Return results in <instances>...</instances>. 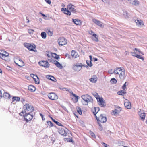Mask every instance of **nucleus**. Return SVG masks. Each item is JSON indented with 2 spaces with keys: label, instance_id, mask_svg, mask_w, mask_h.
<instances>
[{
  "label": "nucleus",
  "instance_id": "ea45409f",
  "mask_svg": "<svg viewBox=\"0 0 147 147\" xmlns=\"http://www.w3.org/2000/svg\"><path fill=\"white\" fill-rule=\"evenodd\" d=\"M76 109L78 113L80 115H81L82 114V112L81 108L78 107H76Z\"/></svg>",
  "mask_w": 147,
  "mask_h": 147
},
{
  "label": "nucleus",
  "instance_id": "393cba45",
  "mask_svg": "<svg viewBox=\"0 0 147 147\" xmlns=\"http://www.w3.org/2000/svg\"><path fill=\"white\" fill-rule=\"evenodd\" d=\"M100 109L98 107H94L92 110V111L94 115L96 114L99 111Z\"/></svg>",
  "mask_w": 147,
  "mask_h": 147
},
{
  "label": "nucleus",
  "instance_id": "5fc2aeb1",
  "mask_svg": "<svg viewBox=\"0 0 147 147\" xmlns=\"http://www.w3.org/2000/svg\"><path fill=\"white\" fill-rule=\"evenodd\" d=\"M34 31V30L32 29H30L28 30V32L30 34L32 33Z\"/></svg>",
  "mask_w": 147,
  "mask_h": 147
},
{
  "label": "nucleus",
  "instance_id": "f257e3e1",
  "mask_svg": "<svg viewBox=\"0 0 147 147\" xmlns=\"http://www.w3.org/2000/svg\"><path fill=\"white\" fill-rule=\"evenodd\" d=\"M24 108V112L25 113H28L30 112L32 113L34 110V107L31 105H30L28 104H26L23 107Z\"/></svg>",
  "mask_w": 147,
  "mask_h": 147
},
{
  "label": "nucleus",
  "instance_id": "de8ad7c7",
  "mask_svg": "<svg viewBox=\"0 0 147 147\" xmlns=\"http://www.w3.org/2000/svg\"><path fill=\"white\" fill-rule=\"evenodd\" d=\"M98 124L100 127L99 128V129L100 131H102L103 130V127H102V125L99 122H98Z\"/></svg>",
  "mask_w": 147,
  "mask_h": 147
},
{
  "label": "nucleus",
  "instance_id": "9d476101",
  "mask_svg": "<svg viewBox=\"0 0 147 147\" xmlns=\"http://www.w3.org/2000/svg\"><path fill=\"white\" fill-rule=\"evenodd\" d=\"M116 108L117 109H118L119 110L115 109L112 112V115H117L121 111V108L119 106H117V107H116Z\"/></svg>",
  "mask_w": 147,
  "mask_h": 147
},
{
  "label": "nucleus",
  "instance_id": "13d9d810",
  "mask_svg": "<svg viewBox=\"0 0 147 147\" xmlns=\"http://www.w3.org/2000/svg\"><path fill=\"white\" fill-rule=\"evenodd\" d=\"M45 1L47 3L49 4H50L51 3V2L50 0H45Z\"/></svg>",
  "mask_w": 147,
  "mask_h": 147
},
{
  "label": "nucleus",
  "instance_id": "f8f14e48",
  "mask_svg": "<svg viewBox=\"0 0 147 147\" xmlns=\"http://www.w3.org/2000/svg\"><path fill=\"white\" fill-rule=\"evenodd\" d=\"M68 9L65 8H62L61 11L64 13L70 16L71 15V12Z\"/></svg>",
  "mask_w": 147,
  "mask_h": 147
},
{
  "label": "nucleus",
  "instance_id": "a211bd4d",
  "mask_svg": "<svg viewBox=\"0 0 147 147\" xmlns=\"http://www.w3.org/2000/svg\"><path fill=\"white\" fill-rule=\"evenodd\" d=\"M19 62H16V61H14V62L16 65L20 67H22L24 65V62L20 59H18Z\"/></svg>",
  "mask_w": 147,
  "mask_h": 147
},
{
  "label": "nucleus",
  "instance_id": "338daca9",
  "mask_svg": "<svg viewBox=\"0 0 147 147\" xmlns=\"http://www.w3.org/2000/svg\"><path fill=\"white\" fill-rule=\"evenodd\" d=\"M5 52V57L8 56L9 55V53L6 52Z\"/></svg>",
  "mask_w": 147,
  "mask_h": 147
},
{
  "label": "nucleus",
  "instance_id": "680f3d73",
  "mask_svg": "<svg viewBox=\"0 0 147 147\" xmlns=\"http://www.w3.org/2000/svg\"><path fill=\"white\" fill-rule=\"evenodd\" d=\"M102 1L104 2V3H109V0H102Z\"/></svg>",
  "mask_w": 147,
  "mask_h": 147
},
{
  "label": "nucleus",
  "instance_id": "7c9ffc66",
  "mask_svg": "<svg viewBox=\"0 0 147 147\" xmlns=\"http://www.w3.org/2000/svg\"><path fill=\"white\" fill-rule=\"evenodd\" d=\"M3 97L5 98H10V95L7 92H5L3 94Z\"/></svg>",
  "mask_w": 147,
  "mask_h": 147
},
{
  "label": "nucleus",
  "instance_id": "b1692460",
  "mask_svg": "<svg viewBox=\"0 0 147 147\" xmlns=\"http://www.w3.org/2000/svg\"><path fill=\"white\" fill-rule=\"evenodd\" d=\"M89 80L90 82L93 83L96 82L97 80L96 76L95 75H93V77L90 79Z\"/></svg>",
  "mask_w": 147,
  "mask_h": 147
},
{
  "label": "nucleus",
  "instance_id": "3c124183",
  "mask_svg": "<svg viewBox=\"0 0 147 147\" xmlns=\"http://www.w3.org/2000/svg\"><path fill=\"white\" fill-rule=\"evenodd\" d=\"M30 76L33 79H34V78H36L38 77L36 75H34L33 74H31Z\"/></svg>",
  "mask_w": 147,
  "mask_h": 147
},
{
  "label": "nucleus",
  "instance_id": "f3484780",
  "mask_svg": "<svg viewBox=\"0 0 147 147\" xmlns=\"http://www.w3.org/2000/svg\"><path fill=\"white\" fill-rule=\"evenodd\" d=\"M92 21L94 23L98 26H100L101 27H102V23L100 21L94 18L92 19Z\"/></svg>",
  "mask_w": 147,
  "mask_h": 147
},
{
  "label": "nucleus",
  "instance_id": "1a4fd4ad",
  "mask_svg": "<svg viewBox=\"0 0 147 147\" xmlns=\"http://www.w3.org/2000/svg\"><path fill=\"white\" fill-rule=\"evenodd\" d=\"M75 6L71 3L69 4L67 6V8L69 9L73 13H76V10L75 9Z\"/></svg>",
  "mask_w": 147,
  "mask_h": 147
},
{
  "label": "nucleus",
  "instance_id": "69168bd1",
  "mask_svg": "<svg viewBox=\"0 0 147 147\" xmlns=\"http://www.w3.org/2000/svg\"><path fill=\"white\" fill-rule=\"evenodd\" d=\"M129 3H131L132 4V3L133 2V1L134 0H127Z\"/></svg>",
  "mask_w": 147,
  "mask_h": 147
},
{
  "label": "nucleus",
  "instance_id": "8fccbe9b",
  "mask_svg": "<svg viewBox=\"0 0 147 147\" xmlns=\"http://www.w3.org/2000/svg\"><path fill=\"white\" fill-rule=\"evenodd\" d=\"M134 51H138V52H139L142 55H144V54L141 51H140V50L139 49H138L136 48H134Z\"/></svg>",
  "mask_w": 147,
  "mask_h": 147
},
{
  "label": "nucleus",
  "instance_id": "603ef678",
  "mask_svg": "<svg viewBox=\"0 0 147 147\" xmlns=\"http://www.w3.org/2000/svg\"><path fill=\"white\" fill-rule=\"evenodd\" d=\"M67 141L69 142H72V143L74 142L73 140L71 138H67Z\"/></svg>",
  "mask_w": 147,
  "mask_h": 147
},
{
  "label": "nucleus",
  "instance_id": "0e129e2a",
  "mask_svg": "<svg viewBox=\"0 0 147 147\" xmlns=\"http://www.w3.org/2000/svg\"><path fill=\"white\" fill-rule=\"evenodd\" d=\"M65 56L66 57H67L68 58H70L69 55L67 53L65 54Z\"/></svg>",
  "mask_w": 147,
  "mask_h": 147
},
{
  "label": "nucleus",
  "instance_id": "6e6d98bb",
  "mask_svg": "<svg viewBox=\"0 0 147 147\" xmlns=\"http://www.w3.org/2000/svg\"><path fill=\"white\" fill-rule=\"evenodd\" d=\"M90 135H91V136L93 138H95V134L93 132H91Z\"/></svg>",
  "mask_w": 147,
  "mask_h": 147
},
{
  "label": "nucleus",
  "instance_id": "6ab92c4d",
  "mask_svg": "<svg viewBox=\"0 0 147 147\" xmlns=\"http://www.w3.org/2000/svg\"><path fill=\"white\" fill-rule=\"evenodd\" d=\"M121 70H122V69H121V67H117L114 69L113 72L114 74H119V73H120Z\"/></svg>",
  "mask_w": 147,
  "mask_h": 147
},
{
  "label": "nucleus",
  "instance_id": "473e14b6",
  "mask_svg": "<svg viewBox=\"0 0 147 147\" xmlns=\"http://www.w3.org/2000/svg\"><path fill=\"white\" fill-rule=\"evenodd\" d=\"M46 31L49 36H52L53 34V31H51L49 29H47Z\"/></svg>",
  "mask_w": 147,
  "mask_h": 147
},
{
  "label": "nucleus",
  "instance_id": "6e6552de",
  "mask_svg": "<svg viewBox=\"0 0 147 147\" xmlns=\"http://www.w3.org/2000/svg\"><path fill=\"white\" fill-rule=\"evenodd\" d=\"M58 42L59 45L63 46L67 43V40L64 38H60L58 40Z\"/></svg>",
  "mask_w": 147,
  "mask_h": 147
},
{
  "label": "nucleus",
  "instance_id": "2eb2a0df",
  "mask_svg": "<svg viewBox=\"0 0 147 147\" xmlns=\"http://www.w3.org/2000/svg\"><path fill=\"white\" fill-rule=\"evenodd\" d=\"M139 110L140 111L139 112V115L141 118V119L143 121L145 120V117L146 116L145 113L143 112L142 113L141 112V109H140Z\"/></svg>",
  "mask_w": 147,
  "mask_h": 147
},
{
  "label": "nucleus",
  "instance_id": "e433bc0d",
  "mask_svg": "<svg viewBox=\"0 0 147 147\" xmlns=\"http://www.w3.org/2000/svg\"><path fill=\"white\" fill-rule=\"evenodd\" d=\"M47 127L49 126L50 127H52L53 126V124L50 121H47V123L46 124Z\"/></svg>",
  "mask_w": 147,
  "mask_h": 147
},
{
  "label": "nucleus",
  "instance_id": "423d86ee",
  "mask_svg": "<svg viewBox=\"0 0 147 147\" xmlns=\"http://www.w3.org/2000/svg\"><path fill=\"white\" fill-rule=\"evenodd\" d=\"M48 96L49 99L52 100H56L58 99L57 95L54 92L49 93Z\"/></svg>",
  "mask_w": 147,
  "mask_h": 147
},
{
  "label": "nucleus",
  "instance_id": "a19ab883",
  "mask_svg": "<svg viewBox=\"0 0 147 147\" xmlns=\"http://www.w3.org/2000/svg\"><path fill=\"white\" fill-rule=\"evenodd\" d=\"M34 80L35 81V83L37 84H38L39 83V79L38 77L36 78H34Z\"/></svg>",
  "mask_w": 147,
  "mask_h": 147
},
{
  "label": "nucleus",
  "instance_id": "2f4dec72",
  "mask_svg": "<svg viewBox=\"0 0 147 147\" xmlns=\"http://www.w3.org/2000/svg\"><path fill=\"white\" fill-rule=\"evenodd\" d=\"M51 119L57 125L59 126H63V125H62L59 122L55 121L54 119H53L52 117H51Z\"/></svg>",
  "mask_w": 147,
  "mask_h": 147
},
{
  "label": "nucleus",
  "instance_id": "aec40b11",
  "mask_svg": "<svg viewBox=\"0 0 147 147\" xmlns=\"http://www.w3.org/2000/svg\"><path fill=\"white\" fill-rule=\"evenodd\" d=\"M71 55L73 58H77L79 57V55L77 52H76L74 50H72L71 52Z\"/></svg>",
  "mask_w": 147,
  "mask_h": 147
},
{
  "label": "nucleus",
  "instance_id": "5701e85b",
  "mask_svg": "<svg viewBox=\"0 0 147 147\" xmlns=\"http://www.w3.org/2000/svg\"><path fill=\"white\" fill-rule=\"evenodd\" d=\"M53 63L57 67L59 68L60 69H62L63 68L62 66L60 64V63L58 61L55 60L53 61Z\"/></svg>",
  "mask_w": 147,
  "mask_h": 147
},
{
  "label": "nucleus",
  "instance_id": "bf43d9fd",
  "mask_svg": "<svg viewBox=\"0 0 147 147\" xmlns=\"http://www.w3.org/2000/svg\"><path fill=\"white\" fill-rule=\"evenodd\" d=\"M101 144L104 146V147H107V145L106 143L102 142Z\"/></svg>",
  "mask_w": 147,
  "mask_h": 147
},
{
  "label": "nucleus",
  "instance_id": "c85d7f7f",
  "mask_svg": "<svg viewBox=\"0 0 147 147\" xmlns=\"http://www.w3.org/2000/svg\"><path fill=\"white\" fill-rule=\"evenodd\" d=\"M51 55L54 58L57 60H59V55H57L55 53H52Z\"/></svg>",
  "mask_w": 147,
  "mask_h": 147
},
{
  "label": "nucleus",
  "instance_id": "4468645a",
  "mask_svg": "<svg viewBox=\"0 0 147 147\" xmlns=\"http://www.w3.org/2000/svg\"><path fill=\"white\" fill-rule=\"evenodd\" d=\"M125 69L123 68L119 74L120 78L121 80H123L125 77Z\"/></svg>",
  "mask_w": 147,
  "mask_h": 147
},
{
  "label": "nucleus",
  "instance_id": "a18cd8bd",
  "mask_svg": "<svg viewBox=\"0 0 147 147\" xmlns=\"http://www.w3.org/2000/svg\"><path fill=\"white\" fill-rule=\"evenodd\" d=\"M111 82L112 84H115L117 82V80L113 78L111 79Z\"/></svg>",
  "mask_w": 147,
  "mask_h": 147
},
{
  "label": "nucleus",
  "instance_id": "72a5a7b5",
  "mask_svg": "<svg viewBox=\"0 0 147 147\" xmlns=\"http://www.w3.org/2000/svg\"><path fill=\"white\" fill-rule=\"evenodd\" d=\"M20 100V98L18 97L14 96L12 98V102H13L15 100L19 101Z\"/></svg>",
  "mask_w": 147,
  "mask_h": 147
},
{
  "label": "nucleus",
  "instance_id": "49530a36",
  "mask_svg": "<svg viewBox=\"0 0 147 147\" xmlns=\"http://www.w3.org/2000/svg\"><path fill=\"white\" fill-rule=\"evenodd\" d=\"M136 57H137V58L140 59L142 60H144V58L143 57H142L141 56V55H136Z\"/></svg>",
  "mask_w": 147,
  "mask_h": 147
},
{
  "label": "nucleus",
  "instance_id": "37998d69",
  "mask_svg": "<svg viewBox=\"0 0 147 147\" xmlns=\"http://www.w3.org/2000/svg\"><path fill=\"white\" fill-rule=\"evenodd\" d=\"M99 105L102 107H104L106 106L105 103L104 102V101L103 100L101 102H99Z\"/></svg>",
  "mask_w": 147,
  "mask_h": 147
},
{
  "label": "nucleus",
  "instance_id": "0eeeda50",
  "mask_svg": "<svg viewBox=\"0 0 147 147\" xmlns=\"http://www.w3.org/2000/svg\"><path fill=\"white\" fill-rule=\"evenodd\" d=\"M98 118V122L99 121L102 123H105L107 121L106 116L105 114H101L99 118Z\"/></svg>",
  "mask_w": 147,
  "mask_h": 147
},
{
  "label": "nucleus",
  "instance_id": "c9c22d12",
  "mask_svg": "<svg viewBox=\"0 0 147 147\" xmlns=\"http://www.w3.org/2000/svg\"><path fill=\"white\" fill-rule=\"evenodd\" d=\"M128 85V82H125L124 84L122 86V89L125 90H126V86H127Z\"/></svg>",
  "mask_w": 147,
  "mask_h": 147
},
{
  "label": "nucleus",
  "instance_id": "864d4df0",
  "mask_svg": "<svg viewBox=\"0 0 147 147\" xmlns=\"http://www.w3.org/2000/svg\"><path fill=\"white\" fill-rule=\"evenodd\" d=\"M103 100V99L102 97H99L98 99H97V101L98 102H99L102 101Z\"/></svg>",
  "mask_w": 147,
  "mask_h": 147
},
{
  "label": "nucleus",
  "instance_id": "412c9836",
  "mask_svg": "<svg viewBox=\"0 0 147 147\" xmlns=\"http://www.w3.org/2000/svg\"><path fill=\"white\" fill-rule=\"evenodd\" d=\"M59 133L61 135L65 136L66 135L67 133L65 130L63 128H61L59 129Z\"/></svg>",
  "mask_w": 147,
  "mask_h": 147
},
{
  "label": "nucleus",
  "instance_id": "09e8293b",
  "mask_svg": "<svg viewBox=\"0 0 147 147\" xmlns=\"http://www.w3.org/2000/svg\"><path fill=\"white\" fill-rule=\"evenodd\" d=\"M123 15L125 16V18H128V14L127 13V12L126 11L124 12L123 13Z\"/></svg>",
  "mask_w": 147,
  "mask_h": 147
},
{
  "label": "nucleus",
  "instance_id": "58836bf2",
  "mask_svg": "<svg viewBox=\"0 0 147 147\" xmlns=\"http://www.w3.org/2000/svg\"><path fill=\"white\" fill-rule=\"evenodd\" d=\"M86 63L87 65L90 67H91L93 65L92 64L91 61L87 60L86 61Z\"/></svg>",
  "mask_w": 147,
  "mask_h": 147
},
{
  "label": "nucleus",
  "instance_id": "20e7f679",
  "mask_svg": "<svg viewBox=\"0 0 147 147\" xmlns=\"http://www.w3.org/2000/svg\"><path fill=\"white\" fill-rule=\"evenodd\" d=\"M82 63H77L73 65L72 68L74 71L79 72L82 69Z\"/></svg>",
  "mask_w": 147,
  "mask_h": 147
},
{
  "label": "nucleus",
  "instance_id": "dca6fc26",
  "mask_svg": "<svg viewBox=\"0 0 147 147\" xmlns=\"http://www.w3.org/2000/svg\"><path fill=\"white\" fill-rule=\"evenodd\" d=\"M39 63L40 65L45 67H48L49 66V64L47 62L45 61L39 62Z\"/></svg>",
  "mask_w": 147,
  "mask_h": 147
},
{
  "label": "nucleus",
  "instance_id": "a878e982",
  "mask_svg": "<svg viewBox=\"0 0 147 147\" xmlns=\"http://www.w3.org/2000/svg\"><path fill=\"white\" fill-rule=\"evenodd\" d=\"M28 89L31 92H34L36 90L35 87L32 85H30L28 86Z\"/></svg>",
  "mask_w": 147,
  "mask_h": 147
},
{
  "label": "nucleus",
  "instance_id": "bb28decb",
  "mask_svg": "<svg viewBox=\"0 0 147 147\" xmlns=\"http://www.w3.org/2000/svg\"><path fill=\"white\" fill-rule=\"evenodd\" d=\"M92 36L93 37H92V39L94 41L98 42V36L94 33L93 34Z\"/></svg>",
  "mask_w": 147,
  "mask_h": 147
},
{
  "label": "nucleus",
  "instance_id": "ddd939ff",
  "mask_svg": "<svg viewBox=\"0 0 147 147\" xmlns=\"http://www.w3.org/2000/svg\"><path fill=\"white\" fill-rule=\"evenodd\" d=\"M124 105L125 107L128 109H130L131 108V103L129 100H126V101L124 102Z\"/></svg>",
  "mask_w": 147,
  "mask_h": 147
},
{
  "label": "nucleus",
  "instance_id": "f704fd0d",
  "mask_svg": "<svg viewBox=\"0 0 147 147\" xmlns=\"http://www.w3.org/2000/svg\"><path fill=\"white\" fill-rule=\"evenodd\" d=\"M139 1L137 0H134L132 3V4L137 6L139 5Z\"/></svg>",
  "mask_w": 147,
  "mask_h": 147
},
{
  "label": "nucleus",
  "instance_id": "79ce46f5",
  "mask_svg": "<svg viewBox=\"0 0 147 147\" xmlns=\"http://www.w3.org/2000/svg\"><path fill=\"white\" fill-rule=\"evenodd\" d=\"M34 80L35 81V83L37 84H38L39 83V79L38 77L36 78H34Z\"/></svg>",
  "mask_w": 147,
  "mask_h": 147
},
{
  "label": "nucleus",
  "instance_id": "052dcab7",
  "mask_svg": "<svg viewBox=\"0 0 147 147\" xmlns=\"http://www.w3.org/2000/svg\"><path fill=\"white\" fill-rule=\"evenodd\" d=\"M109 74H112L114 73L112 69H111L110 70H109Z\"/></svg>",
  "mask_w": 147,
  "mask_h": 147
},
{
  "label": "nucleus",
  "instance_id": "39448f33",
  "mask_svg": "<svg viewBox=\"0 0 147 147\" xmlns=\"http://www.w3.org/2000/svg\"><path fill=\"white\" fill-rule=\"evenodd\" d=\"M24 46L30 51H35L34 49L36 48V46L34 45H32L31 44L25 43L24 44Z\"/></svg>",
  "mask_w": 147,
  "mask_h": 147
},
{
  "label": "nucleus",
  "instance_id": "4c0bfd02",
  "mask_svg": "<svg viewBox=\"0 0 147 147\" xmlns=\"http://www.w3.org/2000/svg\"><path fill=\"white\" fill-rule=\"evenodd\" d=\"M41 36L43 38L45 39L46 37V34L45 32H42L41 34Z\"/></svg>",
  "mask_w": 147,
  "mask_h": 147
},
{
  "label": "nucleus",
  "instance_id": "774afa93",
  "mask_svg": "<svg viewBox=\"0 0 147 147\" xmlns=\"http://www.w3.org/2000/svg\"><path fill=\"white\" fill-rule=\"evenodd\" d=\"M93 33L94 32H93V31H92V30L90 31L89 32V33L91 35H92V34H93L92 33Z\"/></svg>",
  "mask_w": 147,
  "mask_h": 147
},
{
  "label": "nucleus",
  "instance_id": "4be33fe9",
  "mask_svg": "<svg viewBox=\"0 0 147 147\" xmlns=\"http://www.w3.org/2000/svg\"><path fill=\"white\" fill-rule=\"evenodd\" d=\"M72 22L77 25H80L81 24V21L78 19H72Z\"/></svg>",
  "mask_w": 147,
  "mask_h": 147
},
{
  "label": "nucleus",
  "instance_id": "e2e57ef3",
  "mask_svg": "<svg viewBox=\"0 0 147 147\" xmlns=\"http://www.w3.org/2000/svg\"><path fill=\"white\" fill-rule=\"evenodd\" d=\"M40 115L41 116L42 120H45V119L44 118L43 115L41 113H40Z\"/></svg>",
  "mask_w": 147,
  "mask_h": 147
},
{
  "label": "nucleus",
  "instance_id": "cd10ccee",
  "mask_svg": "<svg viewBox=\"0 0 147 147\" xmlns=\"http://www.w3.org/2000/svg\"><path fill=\"white\" fill-rule=\"evenodd\" d=\"M46 78L49 79L53 81H55V80H56V79L54 78V77L50 75H47L46 76Z\"/></svg>",
  "mask_w": 147,
  "mask_h": 147
},
{
  "label": "nucleus",
  "instance_id": "9b49d317",
  "mask_svg": "<svg viewBox=\"0 0 147 147\" xmlns=\"http://www.w3.org/2000/svg\"><path fill=\"white\" fill-rule=\"evenodd\" d=\"M135 22L137 26L139 27H141L144 25L143 21L140 20H135Z\"/></svg>",
  "mask_w": 147,
  "mask_h": 147
},
{
  "label": "nucleus",
  "instance_id": "f03ea898",
  "mask_svg": "<svg viewBox=\"0 0 147 147\" xmlns=\"http://www.w3.org/2000/svg\"><path fill=\"white\" fill-rule=\"evenodd\" d=\"M32 113H25V114L23 115L24 120L26 122H29L32 119L33 117V115L31 114Z\"/></svg>",
  "mask_w": 147,
  "mask_h": 147
},
{
  "label": "nucleus",
  "instance_id": "7ed1b4c3",
  "mask_svg": "<svg viewBox=\"0 0 147 147\" xmlns=\"http://www.w3.org/2000/svg\"><path fill=\"white\" fill-rule=\"evenodd\" d=\"M82 98L86 102H92L93 100L92 97L88 94L83 95L81 96Z\"/></svg>",
  "mask_w": 147,
  "mask_h": 147
},
{
  "label": "nucleus",
  "instance_id": "c756f323",
  "mask_svg": "<svg viewBox=\"0 0 147 147\" xmlns=\"http://www.w3.org/2000/svg\"><path fill=\"white\" fill-rule=\"evenodd\" d=\"M117 94L119 95L123 96L126 94V92L123 90H121L118 92Z\"/></svg>",
  "mask_w": 147,
  "mask_h": 147
},
{
  "label": "nucleus",
  "instance_id": "c03bdc74",
  "mask_svg": "<svg viewBox=\"0 0 147 147\" xmlns=\"http://www.w3.org/2000/svg\"><path fill=\"white\" fill-rule=\"evenodd\" d=\"M71 94L75 98V100L76 101V102H77L78 101V98H79L78 97V96H77L75 94H74L73 92H72Z\"/></svg>",
  "mask_w": 147,
  "mask_h": 147
},
{
  "label": "nucleus",
  "instance_id": "4d7b16f0",
  "mask_svg": "<svg viewBox=\"0 0 147 147\" xmlns=\"http://www.w3.org/2000/svg\"><path fill=\"white\" fill-rule=\"evenodd\" d=\"M131 54L133 56H135V57H136V55H137L134 52H134H131Z\"/></svg>",
  "mask_w": 147,
  "mask_h": 147
}]
</instances>
